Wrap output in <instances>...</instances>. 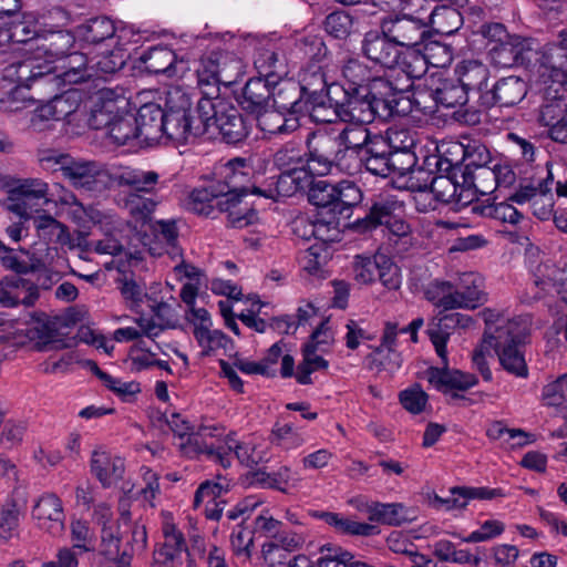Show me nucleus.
<instances>
[{
    "mask_svg": "<svg viewBox=\"0 0 567 567\" xmlns=\"http://www.w3.org/2000/svg\"><path fill=\"white\" fill-rule=\"evenodd\" d=\"M91 103L87 122L92 128H106L110 138L117 145H125L132 138L141 137L127 97L104 89L92 97Z\"/></svg>",
    "mask_w": 567,
    "mask_h": 567,
    "instance_id": "f03ea898",
    "label": "nucleus"
},
{
    "mask_svg": "<svg viewBox=\"0 0 567 567\" xmlns=\"http://www.w3.org/2000/svg\"><path fill=\"white\" fill-rule=\"evenodd\" d=\"M539 84L561 85L567 79V28L558 33V41L546 45L538 69Z\"/></svg>",
    "mask_w": 567,
    "mask_h": 567,
    "instance_id": "ddd939ff",
    "label": "nucleus"
},
{
    "mask_svg": "<svg viewBox=\"0 0 567 567\" xmlns=\"http://www.w3.org/2000/svg\"><path fill=\"white\" fill-rule=\"evenodd\" d=\"M473 187L481 195L487 196L485 200L477 202L472 207V212L485 217H496V197L493 195L496 190V169L481 166L473 175Z\"/></svg>",
    "mask_w": 567,
    "mask_h": 567,
    "instance_id": "2f4dec72",
    "label": "nucleus"
},
{
    "mask_svg": "<svg viewBox=\"0 0 567 567\" xmlns=\"http://www.w3.org/2000/svg\"><path fill=\"white\" fill-rule=\"evenodd\" d=\"M316 516L342 534L371 536L378 532L373 525L352 520L337 513L321 512Z\"/></svg>",
    "mask_w": 567,
    "mask_h": 567,
    "instance_id": "13d9d810",
    "label": "nucleus"
},
{
    "mask_svg": "<svg viewBox=\"0 0 567 567\" xmlns=\"http://www.w3.org/2000/svg\"><path fill=\"white\" fill-rule=\"evenodd\" d=\"M224 188H217L215 184L193 189L186 200L185 207L197 215L209 216L218 200L224 196Z\"/></svg>",
    "mask_w": 567,
    "mask_h": 567,
    "instance_id": "49530a36",
    "label": "nucleus"
},
{
    "mask_svg": "<svg viewBox=\"0 0 567 567\" xmlns=\"http://www.w3.org/2000/svg\"><path fill=\"white\" fill-rule=\"evenodd\" d=\"M80 104L81 93L76 90H70L61 95H56L37 109L31 117V126L35 131H42L47 127L44 122L65 120L78 112Z\"/></svg>",
    "mask_w": 567,
    "mask_h": 567,
    "instance_id": "2eb2a0df",
    "label": "nucleus"
},
{
    "mask_svg": "<svg viewBox=\"0 0 567 567\" xmlns=\"http://www.w3.org/2000/svg\"><path fill=\"white\" fill-rule=\"evenodd\" d=\"M257 126L267 135L286 134L298 127L296 117L287 118L282 111L266 107L256 113Z\"/></svg>",
    "mask_w": 567,
    "mask_h": 567,
    "instance_id": "8fccbe9b",
    "label": "nucleus"
},
{
    "mask_svg": "<svg viewBox=\"0 0 567 567\" xmlns=\"http://www.w3.org/2000/svg\"><path fill=\"white\" fill-rule=\"evenodd\" d=\"M365 512L370 520L391 526H400L417 518V511L402 503L371 502L367 504Z\"/></svg>",
    "mask_w": 567,
    "mask_h": 567,
    "instance_id": "7c9ffc66",
    "label": "nucleus"
},
{
    "mask_svg": "<svg viewBox=\"0 0 567 567\" xmlns=\"http://www.w3.org/2000/svg\"><path fill=\"white\" fill-rule=\"evenodd\" d=\"M250 167L243 158H234L227 162L221 171L225 179L224 184H215L217 188H224V192H234L247 194L246 184L249 179Z\"/></svg>",
    "mask_w": 567,
    "mask_h": 567,
    "instance_id": "09e8293b",
    "label": "nucleus"
},
{
    "mask_svg": "<svg viewBox=\"0 0 567 567\" xmlns=\"http://www.w3.org/2000/svg\"><path fill=\"white\" fill-rule=\"evenodd\" d=\"M360 225L365 230L384 226L390 234L396 237H404L410 234V225L393 214V204L389 202L373 204Z\"/></svg>",
    "mask_w": 567,
    "mask_h": 567,
    "instance_id": "cd10ccee",
    "label": "nucleus"
},
{
    "mask_svg": "<svg viewBox=\"0 0 567 567\" xmlns=\"http://www.w3.org/2000/svg\"><path fill=\"white\" fill-rule=\"evenodd\" d=\"M533 49L528 40L509 35L503 25L498 24V65L509 68L530 60Z\"/></svg>",
    "mask_w": 567,
    "mask_h": 567,
    "instance_id": "c85d7f7f",
    "label": "nucleus"
},
{
    "mask_svg": "<svg viewBox=\"0 0 567 567\" xmlns=\"http://www.w3.org/2000/svg\"><path fill=\"white\" fill-rule=\"evenodd\" d=\"M272 84H276V81H268L261 78L250 79L243 91V109L256 114L268 107L271 97Z\"/></svg>",
    "mask_w": 567,
    "mask_h": 567,
    "instance_id": "79ce46f5",
    "label": "nucleus"
},
{
    "mask_svg": "<svg viewBox=\"0 0 567 567\" xmlns=\"http://www.w3.org/2000/svg\"><path fill=\"white\" fill-rule=\"evenodd\" d=\"M346 99L336 102L337 117L342 122L371 123L377 113L378 105L364 92L346 91Z\"/></svg>",
    "mask_w": 567,
    "mask_h": 567,
    "instance_id": "412c9836",
    "label": "nucleus"
},
{
    "mask_svg": "<svg viewBox=\"0 0 567 567\" xmlns=\"http://www.w3.org/2000/svg\"><path fill=\"white\" fill-rule=\"evenodd\" d=\"M540 110L539 120L544 126L548 127L549 136L556 141L567 142V103L561 104L560 99H551Z\"/></svg>",
    "mask_w": 567,
    "mask_h": 567,
    "instance_id": "c9c22d12",
    "label": "nucleus"
},
{
    "mask_svg": "<svg viewBox=\"0 0 567 567\" xmlns=\"http://www.w3.org/2000/svg\"><path fill=\"white\" fill-rule=\"evenodd\" d=\"M254 65L259 74L258 78L268 81H276L287 73L284 60L279 58L271 44L257 50Z\"/></svg>",
    "mask_w": 567,
    "mask_h": 567,
    "instance_id": "de8ad7c7",
    "label": "nucleus"
},
{
    "mask_svg": "<svg viewBox=\"0 0 567 567\" xmlns=\"http://www.w3.org/2000/svg\"><path fill=\"white\" fill-rule=\"evenodd\" d=\"M427 27L441 34H452L458 29L461 17L460 13L450 7H436L425 20Z\"/></svg>",
    "mask_w": 567,
    "mask_h": 567,
    "instance_id": "338daca9",
    "label": "nucleus"
},
{
    "mask_svg": "<svg viewBox=\"0 0 567 567\" xmlns=\"http://www.w3.org/2000/svg\"><path fill=\"white\" fill-rule=\"evenodd\" d=\"M141 61L152 73H174L176 54L167 47H154L141 55Z\"/></svg>",
    "mask_w": 567,
    "mask_h": 567,
    "instance_id": "4d7b16f0",
    "label": "nucleus"
},
{
    "mask_svg": "<svg viewBox=\"0 0 567 567\" xmlns=\"http://www.w3.org/2000/svg\"><path fill=\"white\" fill-rule=\"evenodd\" d=\"M39 287L17 275L0 280V303L3 307L33 306L39 299Z\"/></svg>",
    "mask_w": 567,
    "mask_h": 567,
    "instance_id": "393cba45",
    "label": "nucleus"
},
{
    "mask_svg": "<svg viewBox=\"0 0 567 567\" xmlns=\"http://www.w3.org/2000/svg\"><path fill=\"white\" fill-rule=\"evenodd\" d=\"M113 181L121 186H130L137 192H150L157 183L158 175L152 171L133 167H118L113 173Z\"/></svg>",
    "mask_w": 567,
    "mask_h": 567,
    "instance_id": "603ef678",
    "label": "nucleus"
},
{
    "mask_svg": "<svg viewBox=\"0 0 567 567\" xmlns=\"http://www.w3.org/2000/svg\"><path fill=\"white\" fill-rule=\"evenodd\" d=\"M542 174L545 176H539L537 184L533 183L524 186L508 198L514 203L523 204L539 196L542 203H539L538 199H534L533 202L534 214L540 219H547L551 215L554 206L553 196L550 194L554 177L549 164L542 171Z\"/></svg>",
    "mask_w": 567,
    "mask_h": 567,
    "instance_id": "dca6fc26",
    "label": "nucleus"
},
{
    "mask_svg": "<svg viewBox=\"0 0 567 567\" xmlns=\"http://www.w3.org/2000/svg\"><path fill=\"white\" fill-rule=\"evenodd\" d=\"M271 443L285 451L301 447L307 442L306 434L292 423L277 422L270 434Z\"/></svg>",
    "mask_w": 567,
    "mask_h": 567,
    "instance_id": "052dcab7",
    "label": "nucleus"
},
{
    "mask_svg": "<svg viewBox=\"0 0 567 567\" xmlns=\"http://www.w3.org/2000/svg\"><path fill=\"white\" fill-rule=\"evenodd\" d=\"M224 430L217 425H202L193 431L185 442H181L179 449L187 457L205 455L207 460L220 464L224 468L230 466V452H226V444L214 447L206 442L208 437H219Z\"/></svg>",
    "mask_w": 567,
    "mask_h": 567,
    "instance_id": "9b49d317",
    "label": "nucleus"
},
{
    "mask_svg": "<svg viewBox=\"0 0 567 567\" xmlns=\"http://www.w3.org/2000/svg\"><path fill=\"white\" fill-rule=\"evenodd\" d=\"M125 42H118V44H112L109 48L95 49L89 51L90 54L95 51V55L91 58L93 63L95 76L113 74L121 70L127 59L126 50L124 49Z\"/></svg>",
    "mask_w": 567,
    "mask_h": 567,
    "instance_id": "58836bf2",
    "label": "nucleus"
},
{
    "mask_svg": "<svg viewBox=\"0 0 567 567\" xmlns=\"http://www.w3.org/2000/svg\"><path fill=\"white\" fill-rule=\"evenodd\" d=\"M156 205L157 203L152 198L137 193L130 194L124 202L125 209L135 221V228L138 224H141L142 227H147L153 221L152 214Z\"/></svg>",
    "mask_w": 567,
    "mask_h": 567,
    "instance_id": "e2e57ef3",
    "label": "nucleus"
},
{
    "mask_svg": "<svg viewBox=\"0 0 567 567\" xmlns=\"http://www.w3.org/2000/svg\"><path fill=\"white\" fill-rule=\"evenodd\" d=\"M308 152L306 153V173L308 174V187L315 176H324L334 168L352 174L350 165L343 164L344 154L338 148V142L333 134L318 131L307 138Z\"/></svg>",
    "mask_w": 567,
    "mask_h": 567,
    "instance_id": "39448f33",
    "label": "nucleus"
},
{
    "mask_svg": "<svg viewBox=\"0 0 567 567\" xmlns=\"http://www.w3.org/2000/svg\"><path fill=\"white\" fill-rule=\"evenodd\" d=\"M458 82L464 90H476L480 103L486 109L496 104V80L489 79L487 68L478 61H467L458 70Z\"/></svg>",
    "mask_w": 567,
    "mask_h": 567,
    "instance_id": "4468645a",
    "label": "nucleus"
},
{
    "mask_svg": "<svg viewBox=\"0 0 567 567\" xmlns=\"http://www.w3.org/2000/svg\"><path fill=\"white\" fill-rule=\"evenodd\" d=\"M381 30L399 48H414L420 47L427 34V22L422 17L410 14L390 16L382 20Z\"/></svg>",
    "mask_w": 567,
    "mask_h": 567,
    "instance_id": "f8f14e48",
    "label": "nucleus"
},
{
    "mask_svg": "<svg viewBox=\"0 0 567 567\" xmlns=\"http://www.w3.org/2000/svg\"><path fill=\"white\" fill-rule=\"evenodd\" d=\"M530 323L527 318H518L509 321L505 328H503L502 336L498 339H503L504 348L502 355L498 359L504 369L517 377H525L527 374V365L522 352V346L529 336Z\"/></svg>",
    "mask_w": 567,
    "mask_h": 567,
    "instance_id": "1a4fd4ad",
    "label": "nucleus"
},
{
    "mask_svg": "<svg viewBox=\"0 0 567 567\" xmlns=\"http://www.w3.org/2000/svg\"><path fill=\"white\" fill-rule=\"evenodd\" d=\"M318 352L320 350L313 348V344H305L302 351V362L297 367L296 380L300 384H310L312 382L311 373L320 370H326L329 365L328 361L322 358Z\"/></svg>",
    "mask_w": 567,
    "mask_h": 567,
    "instance_id": "0e129e2a",
    "label": "nucleus"
},
{
    "mask_svg": "<svg viewBox=\"0 0 567 567\" xmlns=\"http://www.w3.org/2000/svg\"><path fill=\"white\" fill-rule=\"evenodd\" d=\"M24 23H12L8 27L0 19V55L16 51L13 44L25 43L30 53L23 60H14L7 65L0 78V111L19 112L33 103L28 90L31 82L52 72L65 84H76L95 76L93 63H89L87 53H68L75 42L69 31L49 32L34 39L27 34Z\"/></svg>",
    "mask_w": 567,
    "mask_h": 567,
    "instance_id": "f257e3e1",
    "label": "nucleus"
},
{
    "mask_svg": "<svg viewBox=\"0 0 567 567\" xmlns=\"http://www.w3.org/2000/svg\"><path fill=\"white\" fill-rule=\"evenodd\" d=\"M412 83L400 84L398 82L393 83L384 78L374 76L371 74V81L367 83L364 92V96H370L373 102L379 105L380 102H389L390 97L395 92H405L411 87Z\"/></svg>",
    "mask_w": 567,
    "mask_h": 567,
    "instance_id": "69168bd1",
    "label": "nucleus"
},
{
    "mask_svg": "<svg viewBox=\"0 0 567 567\" xmlns=\"http://www.w3.org/2000/svg\"><path fill=\"white\" fill-rule=\"evenodd\" d=\"M429 96L446 109L466 103L467 93L461 82L443 78L442 72H434L424 79Z\"/></svg>",
    "mask_w": 567,
    "mask_h": 567,
    "instance_id": "6ab92c4d",
    "label": "nucleus"
},
{
    "mask_svg": "<svg viewBox=\"0 0 567 567\" xmlns=\"http://www.w3.org/2000/svg\"><path fill=\"white\" fill-rule=\"evenodd\" d=\"M535 277L536 286L543 290L555 289L561 300L567 302V269L546 264L538 267Z\"/></svg>",
    "mask_w": 567,
    "mask_h": 567,
    "instance_id": "5fc2aeb1",
    "label": "nucleus"
},
{
    "mask_svg": "<svg viewBox=\"0 0 567 567\" xmlns=\"http://www.w3.org/2000/svg\"><path fill=\"white\" fill-rule=\"evenodd\" d=\"M424 298L434 307L442 310L461 309L462 306H468L472 298H463L457 295V289L444 280H434L424 289Z\"/></svg>",
    "mask_w": 567,
    "mask_h": 567,
    "instance_id": "72a5a7b5",
    "label": "nucleus"
},
{
    "mask_svg": "<svg viewBox=\"0 0 567 567\" xmlns=\"http://www.w3.org/2000/svg\"><path fill=\"white\" fill-rule=\"evenodd\" d=\"M493 496L494 491L484 487H453L450 496L441 497L435 494L430 503L436 509L453 511L465 508L470 499H484L492 498Z\"/></svg>",
    "mask_w": 567,
    "mask_h": 567,
    "instance_id": "e433bc0d",
    "label": "nucleus"
},
{
    "mask_svg": "<svg viewBox=\"0 0 567 567\" xmlns=\"http://www.w3.org/2000/svg\"><path fill=\"white\" fill-rule=\"evenodd\" d=\"M165 111L157 103L143 104L135 116L140 135L144 142H157L163 136Z\"/></svg>",
    "mask_w": 567,
    "mask_h": 567,
    "instance_id": "f704fd0d",
    "label": "nucleus"
},
{
    "mask_svg": "<svg viewBox=\"0 0 567 567\" xmlns=\"http://www.w3.org/2000/svg\"><path fill=\"white\" fill-rule=\"evenodd\" d=\"M320 214L313 221L306 219H299L295 223L296 229L299 230V226L303 227L301 236L306 239L313 237L320 240L322 244L334 243L340 240V223L338 215H333L331 218L326 219Z\"/></svg>",
    "mask_w": 567,
    "mask_h": 567,
    "instance_id": "ea45409f",
    "label": "nucleus"
},
{
    "mask_svg": "<svg viewBox=\"0 0 567 567\" xmlns=\"http://www.w3.org/2000/svg\"><path fill=\"white\" fill-rule=\"evenodd\" d=\"M473 323L472 317L460 312L443 315L429 321L426 334L441 360L446 363V346L451 330L456 328L466 330L470 329Z\"/></svg>",
    "mask_w": 567,
    "mask_h": 567,
    "instance_id": "a211bd4d",
    "label": "nucleus"
},
{
    "mask_svg": "<svg viewBox=\"0 0 567 567\" xmlns=\"http://www.w3.org/2000/svg\"><path fill=\"white\" fill-rule=\"evenodd\" d=\"M486 323V330L482 343L473 352V364L481 372L484 380L492 381L493 372L488 367V359H493L496 353V339L493 334L496 315L493 310H484L480 313Z\"/></svg>",
    "mask_w": 567,
    "mask_h": 567,
    "instance_id": "473e14b6",
    "label": "nucleus"
},
{
    "mask_svg": "<svg viewBox=\"0 0 567 567\" xmlns=\"http://www.w3.org/2000/svg\"><path fill=\"white\" fill-rule=\"evenodd\" d=\"M75 40L80 41L81 49H103L118 42L126 41L133 31L128 28L116 30L113 21L106 17H97L90 19L85 23L76 27L73 33Z\"/></svg>",
    "mask_w": 567,
    "mask_h": 567,
    "instance_id": "9d476101",
    "label": "nucleus"
},
{
    "mask_svg": "<svg viewBox=\"0 0 567 567\" xmlns=\"http://www.w3.org/2000/svg\"><path fill=\"white\" fill-rule=\"evenodd\" d=\"M52 200L47 182L40 178H27L9 189L4 205L9 212L28 220L34 213L40 212L42 205H49Z\"/></svg>",
    "mask_w": 567,
    "mask_h": 567,
    "instance_id": "6e6552de",
    "label": "nucleus"
},
{
    "mask_svg": "<svg viewBox=\"0 0 567 567\" xmlns=\"http://www.w3.org/2000/svg\"><path fill=\"white\" fill-rule=\"evenodd\" d=\"M32 518L39 528L52 536L64 529V512L61 499L53 493L42 494L34 503Z\"/></svg>",
    "mask_w": 567,
    "mask_h": 567,
    "instance_id": "aec40b11",
    "label": "nucleus"
},
{
    "mask_svg": "<svg viewBox=\"0 0 567 567\" xmlns=\"http://www.w3.org/2000/svg\"><path fill=\"white\" fill-rule=\"evenodd\" d=\"M245 194L225 192L218 200V209L227 215V225L233 228H245L257 221V213L243 202Z\"/></svg>",
    "mask_w": 567,
    "mask_h": 567,
    "instance_id": "c756f323",
    "label": "nucleus"
},
{
    "mask_svg": "<svg viewBox=\"0 0 567 567\" xmlns=\"http://www.w3.org/2000/svg\"><path fill=\"white\" fill-rule=\"evenodd\" d=\"M371 70L359 59L349 58L341 65V76L344 80L343 91L365 90L367 83L371 81Z\"/></svg>",
    "mask_w": 567,
    "mask_h": 567,
    "instance_id": "6e6d98bb",
    "label": "nucleus"
},
{
    "mask_svg": "<svg viewBox=\"0 0 567 567\" xmlns=\"http://www.w3.org/2000/svg\"><path fill=\"white\" fill-rule=\"evenodd\" d=\"M442 363L443 368H430L425 373L427 382L437 391L458 398V392L467 391L477 384V378L474 374L449 369L447 359L446 363L443 360Z\"/></svg>",
    "mask_w": 567,
    "mask_h": 567,
    "instance_id": "f3484780",
    "label": "nucleus"
},
{
    "mask_svg": "<svg viewBox=\"0 0 567 567\" xmlns=\"http://www.w3.org/2000/svg\"><path fill=\"white\" fill-rule=\"evenodd\" d=\"M205 134L204 118L196 113H165L163 135L176 143H187L190 138Z\"/></svg>",
    "mask_w": 567,
    "mask_h": 567,
    "instance_id": "b1692460",
    "label": "nucleus"
},
{
    "mask_svg": "<svg viewBox=\"0 0 567 567\" xmlns=\"http://www.w3.org/2000/svg\"><path fill=\"white\" fill-rule=\"evenodd\" d=\"M306 152L293 144H286L274 156V163L281 172L276 190L281 196H291L308 187Z\"/></svg>",
    "mask_w": 567,
    "mask_h": 567,
    "instance_id": "0eeeda50",
    "label": "nucleus"
},
{
    "mask_svg": "<svg viewBox=\"0 0 567 567\" xmlns=\"http://www.w3.org/2000/svg\"><path fill=\"white\" fill-rule=\"evenodd\" d=\"M363 54L374 63L388 69H394L399 64L401 52L399 47L389 37L378 31H369L364 34L361 45Z\"/></svg>",
    "mask_w": 567,
    "mask_h": 567,
    "instance_id": "4be33fe9",
    "label": "nucleus"
},
{
    "mask_svg": "<svg viewBox=\"0 0 567 567\" xmlns=\"http://www.w3.org/2000/svg\"><path fill=\"white\" fill-rule=\"evenodd\" d=\"M195 113L204 118L205 134L215 137L219 134L227 143H238L247 136V125L239 111L219 96H203L198 100Z\"/></svg>",
    "mask_w": 567,
    "mask_h": 567,
    "instance_id": "7ed1b4c3",
    "label": "nucleus"
},
{
    "mask_svg": "<svg viewBox=\"0 0 567 567\" xmlns=\"http://www.w3.org/2000/svg\"><path fill=\"white\" fill-rule=\"evenodd\" d=\"M298 482L299 480L295 477L291 468L288 466H281L271 473H255V483L260 487L272 488L282 493H287L289 488L296 487Z\"/></svg>",
    "mask_w": 567,
    "mask_h": 567,
    "instance_id": "680f3d73",
    "label": "nucleus"
},
{
    "mask_svg": "<svg viewBox=\"0 0 567 567\" xmlns=\"http://www.w3.org/2000/svg\"><path fill=\"white\" fill-rule=\"evenodd\" d=\"M320 557L318 567H351L354 556L331 543H326L319 548Z\"/></svg>",
    "mask_w": 567,
    "mask_h": 567,
    "instance_id": "774afa93",
    "label": "nucleus"
},
{
    "mask_svg": "<svg viewBox=\"0 0 567 567\" xmlns=\"http://www.w3.org/2000/svg\"><path fill=\"white\" fill-rule=\"evenodd\" d=\"M298 91L306 101L327 99L330 90L337 87L336 79L318 63H311L300 74Z\"/></svg>",
    "mask_w": 567,
    "mask_h": 567,
    "instance_id": "a878e982",
    "label": "nucleus"
},
{
    "mask_svg": "<svg viewBox=\"0 0 567 567\" xmlns=\"http://www.w3.org/2000/svg\"><path fill=\"white\" fill-rule=\"evenodd\" d=\"M458 185L446 176H436L432 179L431 186L420 189L414 196L415 202L421 205L422 199L435 198L437 203L452 205L454 209Z\"/></svg>",
    "mask_w": 567,
    "mask_h": 567,
    "instance_id": "864d4df0",
    "label": "nucleus"
},
{
    "mask_svg": "<svg viewBox=\"0 0 567 567\" xmlns=\"http://www.w3.org/2000/svg\"><path fill=\"white\" fill-rule=\"evenodd\" d=\"M347 125L333 137L338 148H342L344 156L349 151L363 152L372 134L367 127L368 123L346 122Z\"/></svg>",
    "mask_w": 567,
    "mask_h": 567,
    "instance_id": "3c124183",
    "label": "nucleus"
},
{
    "mask_svg": "<svg viewBox=\"0 0 567 567\" xmlns=\"http://www.w3.org/2000/svg\"><path fill=\"white\" fill-rule=\"evenodd\" d=\"M91 471L103 487L116 485L124 476V458L105 449H97L92 453Z\"/></svg>",
    "mask_w": 567,
    "mask_h": 567,
    "instance_id": "bb28decb",
    "label": "nucleus"
},
{
    "mask_svg": "<svg viewBox=\"0 0 567 567\" xmlns=\"http://www.w3.org/2000/svg\"><path fill=\"white\" fill-rule=\"evenodd\" d=\"M402 156L399 154H390V156H362L367 171L377 176H388L396 173L400 176L408 174L416 163V157L413 154H408L405 157L406 166L399 165V159Z\"/></svg>",
    "mask_w": 567,
    "mask_h": 567,
    "instance_id": "37998d69",
    "label": "nucleus"
},
{
    "mask_svg": "<svg viewBox=\"0 0 567 567\" xmlns=\"http://www.w3.org/2000/svg\"><path fill=\"white\" fill-rule=\"evenodd\" d=\"M244 74V63L233 52L213 49L203 54L196 69L197 84L204 96L218 94L219 84L230 85Z\"/></svg>",
    "mask_w": 567,
    "mask_h": 567,
    "instance_id": "20e7f679",
    "label": "nucleus"
},
{
    "mask_svg": "<svg viewBox=\"0 0 567 567\" xmlns=\"http://www.w3.org/2000/svg\"><path fill=\"white\" fill-rule=\"evenodd\" d=\"M25 336L39 351L66 347L59 333L58 321L45 313L31 317L25 329Z\"/></svg>",
    "mask_w": 567,
    "mask_h": 567,
    "instance_id": "5701e85b",
    "label": "nucleus"
},
{
    "mask_svg": "<svg viewBox=\"0 0 567 567\" xmlns=\"http://www.w3.org/2000/svg\"><path fill=\"white\" fill-rule=\"evenodd\" d=\"M309 187V199L313 205L342 218H349L352 207L362 200L361 189L351 181L337 184L319 181Z\"/></svg>",
    "mask_w": 567,
    "mask_h": 567,
    "instance_id": "423d86ee",
    "label": "nucleus"
},
{
    "mask_svg": "<svg viewBox=\"0 0 567 567\" xmlns=\"http://www.w3.org/2000/svg\"><path fill=\"white\" fill-rule=\"evenodd\" d=\"M300 95L298 86L295 83L281 82L271 85V97L272 106L276 110L282 112L296 113L301 111V106L298 96Z\"/></svg>",
    "mask_w": 567,
    "mask_h": 567,
    "instance_id": "bf43d9fd",
    "label": "nucleus"
},
{
    "mask_svg": "<svg viewBox=\"0 0 567 567\" xmlns=\"http://www.w3.org/2000/svg\"><path fill=\"white\" fill-rule=\"evenodd\" d=\"M147 228L153 235L154 239L162 246L156 247L153 246L151 239L145 235L143 238V244L148 246L150 251L154 256H161L164 251L171 252V249L174 251L176 249V244L178 239V230L176 226V221L174 219H159L153 220Z\"/></svg>",
    "mask_w": 567,
    "mask_h": 567,
    "instance_id": "4c0bfd02",
    "label": "nucleus"
},
{
    "mask_svg": "<svg viewBox=\"0 0 567 567\" xmlns=\"http://www.w3.org/2000/svg\"><path fill=\"white\" fill-rule=\"evenodd\" d=\"M33 227L38 238L45 244L68 246L72 243L68 227L45 212L33 217Z\"/></svg>",
    "mask_w": 567,
    "mask_h": 567,
    "instance_id": "a19ab883",
    "label": "nucleus"
},
{
    "mask_svg": "<svg viewBox=\"0 0 567 567\" xmlns=\"http://www.w3.org/2000/svg\"><path fill=\"white\" fill-rule=\"evenodd\" d=\"M226 452H230V462L235 455L239 462L246 466L257 465L266 461V452L261 449L260 442L256 437H249L245 442L239 443L234 433L227 434L225 437Z\"/></svg>",
    "mask_w": 567,
    "mask_h": 567,
    "instance_id": "a18cd8bd",
    "label": "nucleus"
},
{
    "mask_svg": "<svg viewBox=\"0 0 567 567\" xmlns=\"http://www.w3.org/2000/svg\"><path fill=\"white\" fill-rule=\"evenodd\" d=\"M64 177L74 187L87 190H94L99 184L103 183V173L95 163L75 161L74 158L71 159V164L66 167Z\"/></svg>",
    "mask_w": 567,
    "mask_h": 567,
    "instance_id": "c03bdc74",
    "label": "nucleus"
}]
</instances>
